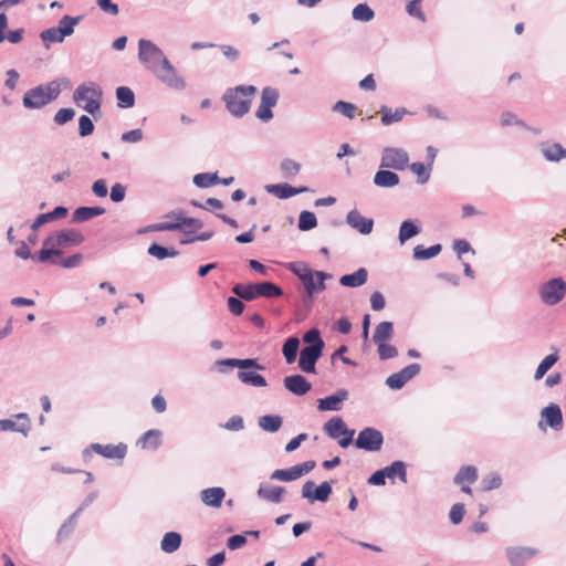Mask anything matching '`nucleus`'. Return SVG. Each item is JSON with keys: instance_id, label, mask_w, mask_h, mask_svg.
Wrapping results in <instances>:
<instances>
[{"instance_id": "obj_1", "label": "nucleus", "mask_w": 566, "mask_h": 566, "mask_svg": "<svg viewBox=\"0 0 566 566\" xmlns=\"http://www.w3.org/2000/svg\"><path fill=\"white\" fill-rule=\"evenodd\" d=\"M83 242L84 235L74 229L52 232L44 239L43 248L36 252L34 259L43 264H57L63 248L76 247Z\"/></svg>"}, {"instance_id": "obj_2", "label": "nucleus", "mask_w": 566, "mask_h": 566, "mask_svg": "<svg viewBox=\"0 0 566 566\" xmlns=\"http://www.w3.org/2000/svg\"><path fill=\"white\" fill-rule=\"evenodd\" d=\"M258 93L254 85H238L229 87L222 95L227 111L235 118H242L249 113L252 98Z\"/></svg>"}, {"instance_id": "obj_3", "label": "nucleus", "mask_w": 566, "mask_h": 566, "mask_svg": "<svg viewBox=\"0 0 566 566\" xmlns=\"http://www.w3.org/2000/svg\"><path fill=\"white\" fill-rule=\"evenodd\" d=\"M167 219H175L174 223H153L138 230L139 234L160 231H181L190 234L203 227V222L197 218L186 217L182 210H172L165 214Z\"/></svg>"}, {"instance_id": "obj_4", "label": "nucleus", "mask_w": 566, "mask_h": 566, "mask_svg": "<svg viewBox=\"0 0 566 566\" xmlns=\"http://www.w3.org/2000/svg\"><path fill=\"white\" fill-rule=\"evenodd\" d=\"M103 91L94 82H85L76 87L73 101L92 116L101 115Z\"/></svg>"}, {"instance_id": "obj_5", "label": "nucleus", "mask_w": 566, "mask_h": 566, "mask_svg": "<svg viewBox=\"0 0 566 566\" xmlns=\"http://www.w3.org/2000/svg\"><path fill=\"white\" fill-rule=\"evenodd\" d=\"M60 93V84L56 81H51L46 85H39L27 91L22 104L28 109H40L55 101Z\"/></svg>"}, {"instance_id": "obj_6", "label": "nucleus", "mask_w": 566, "mask_h": 566, "mask_svg": "<svg viewBox=\"0 0 566 566\" xmlns=\"http://www.w3.org/2000/svg\"><path fill=\"white\" fill-rule=\"evenodd\" d=\"M232 292L245 301H253L259 296L271 298L283 295L282 289L270 281L250 284L238 283L232 287Z\"/></svg>"}, {"instance_id": "obj_7", "label": "nucleus", "mask_w": 566, "mask_h": 566, "mask_svg": "<svg viewBox=\"0 0 566 566\" xmlns=\"http://www.w3.org/2000/svg\"><path fill=\"white\" fill-rule=\"evenodd\" d=\"M538 297L547 306L558 304L566 295V282L563 277H553L538 286Z\"/></svg>"}, {"instance_id": "obj_8", "label": "nucleus", "mask_w": 566, "mask_h": 566, "mask_svg": "<svg viewBox=\"0 0 566 566\" xmlns=\"http://www.w3.org/2000/svg\"><path fill=\"white\" fill-rule=\"evenodd\" d=\"M165 59L168 57L156 43L147 39L138 41V60L147 70L153 72Z\"/></svg>"}, {"instance_id": "obj_9", "label": "nucleus", "mask_w": 566, "mask_h": 566, "mask_svg": "<svg viewBox=\"0 0 566 566\" xmlns=\"http://www.w3.org/2000/svg\"><path fill=\"white\" fill-rule=\"evenodd\" d=\"M151 73L169 88L176 91H182L186 88V82L184 77L178 74L176 67L168 59H165L164 62L159 64Z\"/></svg>"}, {"instance_id": "obj_10", "label": "nucleus", "mask_w": 566, "mask_h": 566, "mask_svg": "<svg viewBox=\"0 0 566 566\" xmlns=\"http://www.w3.org/2000/svg\"><path fill=\"white\" fill-rule=\"evenodd\" d=\"M409 166L408 153L398 147H385L381 151L380 168L405 170Z\"/></svg>"}, {"instance_id": "obj_11", "label": "nucleus", "mask_w": 566, "mask_h": 566, "mask_svg": "<svg viewBox=\"0 0 566 566\" xmlns=\"http://www.w3.org/2000/svg\"><path fill=\"white\" fill-rule=\"evenodd\" d=\"M324 431L332 439H338L340 436H344L342 439L338 440V444L342 448H347L350 444L355 433L354 430L346 428L340 417H334L331 420H328L324 424Z\"/></svg>"}, {"instance_id": "obj_12", "label": "nucleus", "mask_w": 566, "mask_h": 566, "mask_svg": "<svg viewBox=\"0 0 566 566\" xmlns=\"http://www.w3.org/2000/svg\"><path fill=\"white\" fill-rule=\"evenodd\" d=\"M384 443V436L382 433L371 427H367L363 429L359 433L357 439L355 440V446L358 449L369 451V452H376L379 451Z\"/></svg>"}, {"instance_id": "obj_13", "label": "nucleus", "mask_w": 566, "mask_h": 566, "mask_svg": "<svg viewBox=\"0 0 566 566\" xmlns=\"http://www.w3.org/2000/svg\"><path fill=\"white\" fill-rule=\"evenodd\" d=\"M92 451L107 459H124L127 452V447L124 443H118L116 446L92 443L88 448L84 449L83 458L88 460L92 455Z\"/></svg>"}, {"instance_id": "obj_14", "label": "nucleus", "mask_w": 566, "mask_h": 566, "mask_svg": "<svg viewBox=\"0 0 566 566\" xmlns=\"http://www.w3.org/2000/svg\"><path fill=\"white\" fill-rule=\"evenodd\" d=\"M549 427L555 431H559L563 429V413L562 409L556 403H549L541 411V420L538 422V428L542 431H546V428Z\"/></svg>"}, {"instance_id": "obj_15", "label": "nucleus", "mask_w": 566, "mask_h": 566, "mask_svg": "<svg viewBox=\"0 0 566 566\" xmlns=\"http://www.w3.org/2000/svg\"><path fill=\"white\" fill-rule=\"evenodd\" d=\"M315 461L310 460L287 469H277L272 472L271 479L284 482L295 481L302 475L311 472L315 468Z\"/></svg>"}, {"instance_id": "obj_16", "label": "nucleus", "mask_w": 566, "mask_h": 566, "mask_svg": "<svg viewBox=\"0 0 566 566\" xmlns=\"http://www.w3.org/2000/svg\"><path fill=\"white\" fill-rule=\"evenodd\" d=\"M332 492V485L327 481L322 482L316 488L313 481H306L302 486V496L310 503H314L315 501L327 502Z\"/></svg>"}, {"instance_id": "obj_17", "label": "nucleus", "mask_w": 566, "mask_h": 566, "mask_svg": "<svg viewBox=\"0 0 566 566\" xmlns=\"http://www.w3.org/2000/svg\"><path fill=\"white\" fill-rule=\"evenodd\" d=\"M331 274H327L322 271H311L308 274L303 277L302 282L304 284L306 291V297H304V303H312V298L317 291L325 290L324 281L329 279Z\"/></svg>"}, {"instance_id": "obj_18", "label": "nucleus", "mask_w": 566, "mask_h": 566, "mask_svg": "<svg viewBox=\"0 0 566 566\" xmlns=\"http://www.w3.org/2000/svg\"><path fill=\"white\" fill-rule=\"evenodd\" d=\"M419 364H410L398 373H394L387 377L385 384L392 390L401 389L409 380L420 373Z\"/></svg>"}, {"instance_id": "obj_19", "label": "nucleus", "mask_w": 566, "mask_h": 566, "mask_svg": "<svg viewBox=\"0 0 566 566\" xmlns=\"http://www.w3.org/2000/svg\"><path fill=\"white\" fill-rule=\"evenodd\" d=\"M537 554L538 549L527 546H511L505 549V555L511 566H525Z\"/></svg>"}, {"instance_id": "obj_20", "label": "nucleus", "mask_w": 566, "mask_h": 566, "mask_svg": "<svg viewBox=\"0 0 566 566\" xmlns=\"http://www.w3.org/2000/svg\"><path fill=\"white\" fill-rule=\"evenodd\" d=\"M323 350L317 346H304L300 352L298 367L302 371L315 373L316 361L321 358Z\"/></svg>"}, {"instance_id": "obj_21", "label": "nucleus", "mask_w": 566, "mask_h": 566, "mask_svg": "<svg viewBox=\"0 0 566 566\" xmlns=\"http://www.w3.org/2000/svg\"><path fill=\"white\" fill-rule=\"evenodd\" d=\"M345 220L350 228L357 230L360 234L367 235L373 232L374 220L364 217L357 209L348 211Z\"/></svg>"}, {"instance_id": "obj_22", "label": "nucleus", "mask_w": 566, "mask_h": 566, "mask_svg": "<svg viewBox=\"0 0 566 566\" xmlns=\"http://www.w3.org/2000/svg\"><path fill=\"white\" fill-rule=\"evenodd\" d=\"M214 366L218 367L220 373H224L226 369L222 367H231V368H239V369H264V366L260 365L258 363L256 358H245V359H239V358H223L218 359L214 363Z\"/></svg>"}, {"instance_id": "obj_23", "label": "nucleus", "mask_w": 566, "mask_h": 566, "mask_svg": "<svg viewBox=\"0 0 566 566\" xmlns=\"http://www.w3.org/2000/svg\"><path fill=\"white\" fill-rule=\"evenodd\" d=\"M284 388L295 396H304L312 389V384L302 375H291L283 379Z\"/></svg>"}, {"instance_id": "obj_24", "label": "nucleus", "mask_w": 566, "mask_h": 566, "mask_svg": "<svg viewBox=\"0 0 566 566\" xmlns=\"http://www.w3.org/2000/svg\"><path fill=\"white\" fill-rule=\"evenodd\" d=\"M347 398L348 391L346 389H338L334 395L318 399L317 408L321 411H339Z\"/></svg>"}, {"instance_id": "obj_25", "label": "nucleus", "mask_w": 566, "mask_h": 566, "mask_svg": "<svg viewBox=\"0 0 566 566\" xmlns=\"http://www.w3.org/2000/svg\"><path fill=\"white\" fill-rule=\"evenodd\" d=\"M15 417L18 420H21L20 423L15 422L12 419H1L0 430L21 432L24 437H27L31 429V422L28 413L21 412L18 413Z\"/></svg>"}, {"instance_id": "obj_26", "label": "nucleus", "mask_w": 566, "mask_h": 566, "mask_svg": "<svg viewBox=\"0 0 566 566\" xmlns=\"http://www.w3.org/2000/svg\"><path fill=\"white\" fill-rule=\"evenodd\" d=\"M226 496V491L220 486L205 489L200 492V499L207 506L220 507Z\"/></svg>"}, {"instance_id": "obj_27", "label": "nucleus", "mask_w": 566, "mask_h": 566, "mask_svg": "<svg viewBox=\"0 0 566 566\" xmlns=\"http://www.w3.org/2000/svg\"><path fill=\"white\" fill-rule=\"evenodd\" d=\"M265 189L269 193H272L280 199H287L295 195L307 191L306 187L294 188L289 184L268 185Z\"/></svg>"}, {"instance_id": "obj_28", "label": "nucleus", "mask_w": 566, "mask_h": 566, "mask_svg": "<svg viewBox=\"0 0 566 566\" xmlns=\"http://www.w3.org/2000/svg\"><path fill=\"white\" fill-rule=\"evenodd\" d=\"M400 181L399 176L390 170L380 169L374 176V184L380 188H392L396 187Z\"/></svg>"}, {"instance_id": "obj_29", "label": "nucleus", "mask_w": 566, "mask_h": 566, "mask_svg": "<svg viewBox=\"0 0 566 566\" xmlns=\"http://www.w3.org/2000/svg\"><path fill=\"white\" fill-rule=\"evenodd\" d=\"M541 151L548 161H559L566 158V149L558 143H543L541 145Z\"/></svg>"}, {"instance_id": "obj_30", "label": "nucleus", "mask_w": 566, "mask_h": 566, "mask_svg": "<svg viewBox=\"0 0 566 566\" xmlns=\"http://www.w3.org/2000/svg\"><path fill=\"white\" fill-rule=\"evenodd\" d=\"M368 272L365 268H359L352 274H345L340 276L339 283L347 287H359L367 282Z\"/></svg>"}, {"instance_id": "obj_31", "label": "nucleus", "mask_w": 566, "mask_h": 566, "mask_svg": "<svg viewBox=\"0 0 566 566\" xmlns=\"http://www.w3.org/2000/svg\"><path fill=\"white\" fill-rule=\"evenodd\" d=\"M420 231H421V228L419 226L418 220L407 219V220L402 221L400 224L399 234H398L399 242L401 244H403L409 239L418 235L420 233Z\"/></svg>"}, {"instance_id": "obj_32", "label": "nucleus", "mask_w": 566, "mask_h": 566, "mask_svg": "<svg viewBox=\"0 0 566 566\" xmlns=\"http://www.w3.org/2000/svg\"><path fill=\"white\" fill-rule=\"evenodd\" d=\"M394 336V324L388 321L380 322L376 325L373 334L374 343L380 344L389 342Z\"/></svg>"}, {"instance_id": "obj_33", "label": "nucleus", "mask_w": 566, "mask_h": 566, "mask_svg": "<svg viewBox=\"0 0 566 566\" xmlns=\"http://www.w3.org/2000/svg\"><path fill=\"white\" fill-rule=\"evenodd\" d=\"M182 536L178 532H168L163 536L160 549L166 554H172L179 549Z\"/></svg>"}, {"instance_id": "obj_34", "label": "nucleus", "mask_w": 566, "mask_h": 566, "mask_svg": "<svg viewBox=\"0 0 566 566\" xmlns=\"http://www.w3.org/2000/svg\"><path fill=\"white\" fill-rule=\"evenodd\" d=\"M283 424V418L280 415H264L258 418V426L265 432H277Z\"/></svg>"}, {"instance_id": "obj_35", "label": "nucleus", "mask_w": 566, "mask_h": 566, "mask_svg": "<svg viewBox=\"0 0 566 566\" xmlns=\"http://www.w3.org/2000/svg\"><path fill=\"white\" fill-rule=\"evenodd\" d=\"M258 496L264 501L270 503H280L282 501L283 494L285 493V489L283 486H264L260 485L258 489Z\"/></svg>"}, {"instance_id": "obj_36", "label": "nucleus", "mask_w": 566, "mask_h": 566, "mask_svg": "<svg viewBox=\"0 0 566 566\" xmlns=\"http://www.w3.org/2000/svg\"><path fill=\"white\" fill-rule=\"evenodd\" d=\"M255 370L240 369L238 371L239 380L249 386L265 387L268 385L266 379Z\"/></svg>"}, {"instance_id": "obj_37", "label": "nucleus", "mask_w": 566, "mask_h": 566, "mask_svg": "<svg viewBox=\"0 0 566 566\" xmlns=\"http://www.w3.org/2000/svg\"><path fill=\"white\" fill-rule=\"evenodd\" d=\"M138 444L143 448H150L157 450L161 446V431L158 429H150L146 431L138 440Z\"/></svg>"}, {"instance_id": "obj_38", "label": "nucleus", "mask_w": 566, "mask_h": 566, "mask_svg": "<svg viewBox=\"0 0 566 566\" xmlns=\"http://www.w3.org/2000/svg\"><path fill=\"white\" fill-rule=\"evenodd\" d=\"M105 212L102 207H78L74 210L72 216L73 222H85L94 217L101 216Z\"/></svg>"}, {"instance_id": "obj_39", "label": "nucleus", "mask_w": 566, "mask_h": 566, "mask_svg": "<svg viewBox=\"0 0 566 566\" xmlns=\"http://www.w3.org/2000/svg\"><path fill=\"white\" fill-rule=\"evenodd\" d=\"M298 348L300 339L296 336H291L284 342L282 354L287 364H293L296 360Z\"/></svg>"}, {"instance_id": "obj_40", "label": "nucleus", "mask_w": 566, "mask_h": 566, "mask_svg": "<svg viewBox=\"0 0 566 566\" xmlns=\"http://www.w3.org/2000/svg\"><path fill=\"white\" fill-rule=\"evenodd\" d=\"M83 20L82 15H64L61 18L57 24L59 32L63 34L64 38L70 36L74 33V28Z\"/></svg>"}, {"instance_id": "obj_41", "label": "nucleus", "mask_w": 566, "mask_h": 566, "mask_svg": "<svg viewBox=\"0 0 566 566\" xmlns=\"http://www.w3.org/2000/svg\"><path fill=\"white\" fill-rule=\"evenodd\" d=\"M117 106L120 108H130L135 105V94L127 86L116 88Z\"/></svg>"}, {"instance_id": "obj_42", "label": "nucleus", "mask_w": 566, "mask_h": 566, "mask_svg": "<svg viewBox=\"0 0 566 566\" xmlns=\"http://www.w3.org/2000/svg\"><path fill=\"white\" fill-rule=\"evenodd\" d=\"M379 112L381 114V123L384 125H390L392 123L399 122L407 114V109L403 107L397 108L395 112H392L390 107L385 105L380 107Z\"/></svg>"}, {"instance_id": "obj_43", "label": "nucleus", "mask_w": 566, "mask_h": 566, "mask_svg": "<svg viewBox=\"0 0 566 566\" xmlns=\"http://www.w3.org/2000/svg\"><path fill=\"white\" fill-rule=\"evenodd\" d=\"M558 359H559L558 350L555 349L554 353L547 355L539 363V365L537 366V368L535 370L534 378L536 380L542 379L545 376V374L558 361Z\"/></svg>"}, {"instance_id": "obj_44", "label": "nucleus", "mask_w": 566, "mask_h": 566, "mask_svg": "<svg viewBox=\"0 0 566 566\" xmlns=\"http://www.w3.org/2000/svg\"><path fill=\"white\" fill-rule=\"evenodd\" d=\"M442 250L441 244H434L429 248H424L422 244H418L413 248V259L415 260H428L437 256Z\"/></svg>"}, {"instance_id": "obj_45", "label": "nucleus", "mask_w": 566, "mask_h": 566, "mask_svg": "<svg viewBox=\"0 0 566 566\" xmlns=\"http://www.w3.org/2000/svg\"><path fill=\"white\" fill-rule=\"evenodd\" d=\"M384 471L387 478L394 479L395 476H398L401 482L407 483V470L405 462L394 461L390 465L385 467Z\"/></svg>"}, {"instance_id": "obj_46", "label": "nucleus", "mask_w": 566, "mask_h": 566, "mask_svg": "<svg viewBox=\"0 0 566 566\" xmlns=\"http://www.w3.org/2000/svg\"><path fill=\"white\" fill-rule=\"evenodd\" d=\"M478 480V471L473 465L462 467L454 476L455 484H463L464 482L474 483Z\"/></svg>"}, {"instance_id": "obj_47", "label": "nucleus", "mask_w": 566, "mask_h": 566, "mask_svg": "<svg viewBox=\"0 0 566 566\" xmlns=\"http://www.w3.org/2000/svg\"><path fill=\"white\" fill-rule=\"evenodd\" d=\"M40 39L42 40L44 46L49 49L52 43H62L65 38L59 32L56 27H52L43 30L40 33Z\"/></svg>"}, {"instance_id": "obj_48", "label": "nucleus", "mask_w": 566, "mask_h": 566, "mask_svg": "<svg viewBox=\"0 0 566 566\" xmlns=\"http://www.w3.org/2000/svg\"><path fill=\"white\" fill-rule=\"evenodd\" d=\"M147 252L149 255H151L158 260H164L166 258H175L179 254V251L175 250L174 248L161 247L157 243H153L148 248Z\"/></svg>"}, {"instance_id": "obj_49", "label": "nucleus", "mask_w": 566, "mask_h": 566, "mask_svg": "<svg viewBox=\"0 0 566 566\" xmlns=\"http://www.w3.org/2000/svg\"><path fill=\"white\" fill-rule=\"evenodd\" d=\"M352 15L356 21L369 22L375 18V12L367 3H359L353 9Z\"/></svg>"}, {"instance_id": "obj_50", "label": "nucleus", "mask_w": 566, "mask_h": 566, "mask_svg": "<svg viewBox=\"0 0 566 566\" xmlns=\"http://www.w3.org/2000/svg\"><path fill=\"white\" fill-rule=\"evenodd\" d=\"M193 184L198 188H209L216 184H219V177L217 172L209 174V172H201L197 174L193 177Z\"/></svg>"}, {"instance_id": "obj_51", "label": "nucleus", "mask_w": 566, "mask_h": 566, "mask_svg": "<svg viewBox=\"0 0 566 566\" xmlns=\"http://www.w3.org/2000/svg\"><path fill=\"white\" fill-rule=\"evenodd\" d=\"M303 343L305 346H317L319 349H324V340L321 336V332L317 328H311L303 335Z\"/></svg>"}, {"instance_id": "obj_52", "label": "nucleus", "mask_w": 566, "mask_h": 566, "mask_svg": "<svg viewBox=\"0 0 566 566\" xmlns=\"http://www.w3.org/2000/svg\"><path fill=\"white\" fill-rule=\"evenodd\" d=\"M317 226V219L314 212L304 210L298 217V229L301 231H310Z\"/></svg>"}, {"instance_id": "obj_53", "label": "nucleus", "mask_w": 566, "mask_h": 566, "mask_svg": "<svg viewBox=\"0 0 566 566\" xmlns=\"http://www.w3.org/2000/svg\"><path fill=\"white\" fill-rule=\"evenodd\" d=\"M279 97L280 94L276 88L266 86L262 90L260 103L272 108L276 105Z\"/></svg>"}, {"instance_id": "obj_54", "label": "nucleus", "mask_w": 566, "mask_h": 566, "mask_svg": "<svg viewBox=\"0 0 566 566\" xmlns=\"http://www.w3.org/2000/svg\"><path fill=\"white\" fill-rule=\"evenodd\" d=\"M377 352L381 360L392 359L398 356L397 347L388 344V342L377 344Z\"/></svg>"}, {"instance_id": "obj_55", "label": "nucleus", "mask_w": 566, "mask_h": 566, "mask_svg": "<svg viewBox=\"0 0 566 566\" xmlns=\"http://www.w3.org/2000/svg\"><path fill=\"white\" fill-rule=\"evenodd\" d=\"M280 168L284 178H292L300 172L301 166L292 159H284Z\"/></svg>"}, {"instance_id": "obj_56", "label": "nucleus", "mask_w": 566, "mask_h": 566, "mask_svg": "<svg viewBox=\"0 0 566 566\" xmlns=\"http://www.w3.org/2000/svg\"><path fill=\"white\" fill-rule=\"evenodd\" d=\"M334 112H338L347 118H354L356 115V106L352 103L338 101L333 106Z\"/></svg>"}, {"instance_id": "obj_57", "label": "nucleus", "mask_w": 566, "mask_h": 566, "mask_svg": "<svg viewBox=\"0 0 566 566\" xmlns=\"http://www.w3.org/2000/svg\"><path fill=\"white\" fill-rule=\"evenodd\" d=\"M502 485V478L497 473H490L482 480L483 491H491L499 489Z\"/></svg>"}, {"instance_id": "obj_58", "label": "nucleus", "mask_w": 566, "mask_h": 566, "mask_svg": "<svg viewBox=\"0 0 566 566\" xmlns=\"http://www.w3.org/2000/svg\"><path fill=\"white\" fill-rule=\"evenodd\" d=\"M422 0H410L406 6V11L409 15L419 19L420 21H426V15L421 9Z\"/></svg>"}, {"instance_id": "obj_59", "label": "nucleus", "mask_w": 566, "mask_h": 566, "mask_svg": "<svg viewBox=\"0 0 566 566\" xmlns=\"http://www.w3.org/2000/svg\"><path fill=\"white\" fill-rule=\"evenodd\" d=\"M410 169L418 176V182L424 184L429 180L431 170L430 167L427 169L422 163H413L410 165Z\"/></svg>"}, {"instance_id": "obj_60", "label": "nucleus", "mask_w": 566, "mask_h": 566, "mask_svg": "<svg viewBox=\"0 0 566 566\" xmlns=\"http://www.w3.org/2000/svg\"><path fill=\"white\" fill-rule=\"evenodd\" d=\"M94 130V124L87 115H82L78 118V134L82 137L88 136Z\"/></svg>"}, {"instance_id": "obj_61", "label": "nucleus", "mask_w": 566, "mask_h": 566, "mask_svg": "<svg viewBox=\"0 0 566 566\" xmlns=\"http://www.w3.org/2000/svg\"><path fill=\"white\" fill-rule=\"evenodd\" d=\"M464 513L465 509L462 503L453 504L449 513L450 522L454 525L460 524L463 520Z\"/></svg>"}, {"instance_id": "obj_62", "label": "nucleus", "mask_w": 566, "mask_h": 566, "mask_svg": "<svg viewBox=\"0 0 566 566\" xmlns=\"http://www.w3.org/2000/svg\"><path fill=\"white\" fill-rule=\"evenodd\" d=\"M14 254H15V256H18L20 259H23V260L31 259L33 262L40 263L36 259H34V256L36 255V252L31 253L29 244L25 241H21L19 243V247L15 249Z\"/></svg>"}, {"instance_id": "obj_63", "label": "nucleus", "mask_w": 566, "mask_h": 566, "mask_svg": "<svg viewBox=\"0 0 566 566\" xmlns=\"http://www.w3.org/2000/svg\"><path fill=\"white\" fill-rule=\"evenodd\" d=\"M75 111L73 108H61L54 115V123L56 125H64L73 119Z\"/></svg>"}, {"instance_id": "obj_64", "label": "nucleus", "mask_w": 566, "mask_h": 566, "mask_svg": "<svg viewBox=\"0 0 566 566\" xmlns=\"http://www.w3.org/2000/svg\"><path fill=\"white\" fill-rule=\"evenodd\" d=\"M287 269L295 274L301 281L305 277L308 272L312 271L306 264L301 262H291L287 264Z\"/></svg>"}]
</instances>
